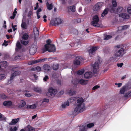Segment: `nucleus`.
<instances>
[{
	"label": "nucleus",
	"mask_w": 131,
	"mask_h": 131,
	"mask_svg": "<svg viewBox=\"0 0 131 131\" xmlns=\"http://www.w3.org/2000/svg\"><path fill=\"white\" fill-rule=\"evenodd\" d=\"M93 75V73L91 72H85L84 74L85 78L88 79L91 78Z\"/></svg>",
	"instance_id": "14"
},
{
	"label": "nucleus",
	"mask_w": 131,
	"mask_h": 131,
	"mask_svg": "<svg viewBox=\"0 0 131 131\" xmlns=\"http://www.w3.org/2000/svg\"><path fill=\"white\" fill-rule=\"evenodd\" d=\"M62 20L61 18H57L51 20L50 22V24L52 26H54L58 25L62 23Z\"/></svg>",
	"instance_id": "4"
},
{
	"label": "nucleus",
	"mask_w": 131,
	"mask_h": 131,
	"mask_svg": "<svg viewBox=\"0 0 131 131\" xmlns=\"http://www.w3.org/2000/svg\"><path fill=\"white\" fill-rule=\"evenodd\" d=\"M16 46L17 48L18 49H20L21 48V45L20 42L18 41H17V42L16 44Z\"/></svg>",
	"instance_id": "47"
},
{
	"label": "nucleus",
	"mask_w": 131,
	"mask_h": 131,
	"mask_svg": "<svg viewBox=\"0 0 131 131\" xmlns=\"http://www.w3.org/2000/svg\"><path fill=\"white\" fill-rule=\"evenodd\" d=\"M35 69L37 70L38 72H39L41 70V68L39 66H37L35 68Z\"/></svg>",
	"instance_id": "52"
},
{
	"label": "nucleus",
	"mask_w": 131,
	"mask_h": 131,
	"mask_svg": "<svg viewBox=\"0 0 131 131\" xmlns=\"http://www.w3.org/2000/svg\"><path fill=\"white\" fill-rule=\"evenodd\" d=\"M86 81L85 80L81 79L79 81H78L76 79H74L72 81V83L74 85H76L78 83H79L81 84H85L86 83Z\"/></svg>",
	"instance_id": "12"
},
{
	"label": "nucleus",
	"mask_w": 131,
	"mask_h": 131,
	"mask_svg": "<svg viewBox=\"0 0 131 131\" xmlns=\"http://www.w3.org/2000/svg\"><path fill=\"white\" fill-rule=\"evenodd\" d=\"M98 47H93L91 48L89 51V55L90 56H92V55H94L95 51L97 49Z\"/></svg>",
	"instance_id": "13"
},
{
	"label": "nucleus",
	"mask_w": 131,
	"mask_h": 131,
	"mask_svg": "<svg viewBox=\"0 0 131 131\" xmlns=\"http://www.w3.org/2000/svg\"><path fill=\"white\" fill-rule=\"evenodd\" d=\"M125 96L126 97H131V91H129L127 93L125 94Z\"/></svg>",
	"instance_id": "41"
},
{
	"label": "nucleus",
	"mask_w": 131,
	"mask_h": 131,
	"mask_svg": "<svg viewBox=\"0 0 131 131\" xmlns=\"http://www.w3.org/2000/svg\"><path fill=\"white\" fill-rule=\"evenodd\" d=\"M0 64L2 66L5 67H6L7 66V62L5 61H2L0 62Z\"/></svg>",
	"instance_id": "27"
},
{
	"label": "nucleus",
	"mask_w": 131,
	"mask_h": 131,
	"mask_svg": "<svg viewBox=\"0 0 131 131\" xmlns=\"http://www.w3.org/2000/svg\"><path fill=\"white\" fill-rule=\"evenodd\" d=\"M125 53V50L123 48H121L114 53L112 58L114 60H116L117 58L122 57Z\"/></svg>",
	"instance_id": "2"
},
{
	"label": "nucleus",
	"mask_w": 131,
	"mask_h": 131,
	"mask_svg": "<svg viewBox=\"0 0 131 131\" xmlns=\"http://www.w3.org/2000/svg\"><path fill=\"white\" fill-rule=\"evenodd\" d=\"M21 26L22 28L26 29L27 26L25 23L22 22L21 25Z\"/></svg>",
	"instance_id": "42"
},
{
	"label": "nucleus",
	"mask_w": 131,
	"mask_h": 131,
	"mask_svg": "<svg viewBox=\"0 0 131 131\" xmlns=\"http://www.w3.org/2000/svg\"><path fill=\"white\" fill-rule=\"evenodd\" d=\"M83 60L82 57L79 56L76 57L73 61V63L75 65L78 66L80 65L81 62Z\"/></svg>",
	"instance_id": "10"
},
{
	"label": "nucleus",
	"mask_w": 131,
	"mask_h": 131,
	"mask_svg": "<svg viewBox=\"0 0 131 131\" xmlns=\"http://www.w3.org/2000/svg\"><path fill=\"white\" fill-rule=\"evenodd\" d=\"M0 97L2 99H5L7 97L3 93H1L0 94Z\"/></svg>",
	"instance_id": "49"
},
{
	"label": "nucleus",
	"mask_w": 131,
	"mask_h": 131,
	"mask_svg": "<svg viewBox=\"0 0 131 131\" xmlns=\"http://www.w3.org/2000/svg\"><path fill=\"white\" fill-rule=\"evenodd\" d=\"M25 102L23 100H20L19 102L18 105V107H22L26 105Z\"/></svg>",
	"instance_id": "16"
},
{
	"label": "nucleus",
	"mask_w": 131,
	"mask_h": 131,
	"mask_svg": "<svg viewBox=\"0 0 131 131\" xmlns=\"http://www.w3.org/2000/svg\"><path fill=\"white\" fill-rule=\"evenodd\" d=\"M6 78L5 75L4 74H0V80L4 79Z\"/></svg>",
	"instance_id": "48"
},
{
	"label": "nucleus",
	"mask_w": 131,
	"mask_h": 131,
	"mask_svg": "<svg viewBox=\"0 0 131 131\" xmlns=\"http://www.w3.org/2000/svg\"><path fill=\"white\" fill-rule=\"evenodd\" d=\"M112 6L113 7H115L117 6V3L115 0H113L112 1Z\"/></svg>",
	"instance_id": "46"
},
{
	"label": "nucleus",
	"mask_w": 131,
	"mask_h": 131,
	"mask_svg": "<svg viewBox=\"0 0 131 131\" xmlns=\"http://www.w3.org/2000/svg\"><path fill=\"white\" fill-rule=\"evenodd\" d=\"M46 5L47 8L48 10H50L52 9L53 7V5L52 4H49V3L47 2L46 3Z\"/></svg>",
	"instance_id": "21"
},
{
	"label": "nucleus",
	"mask_w": 131,
	"mask_h": 131,
	"mask_svg": "<svg viewBox=\"0 0 131 131\" xmlns=\"http://www.w3.org/2000/svg\"><path fill=\"white\" fill-rule=\"evenodd\" d=\"M99 21V19L98 16L96 15L94 16L93 18V21H92L91 24L92 25L96 27H98V22Z\"/></svg>",
	"instance_id": "8"
},
{
	"label": "nucleus",
	"mask_w": 131,
	"mask_h": 131,
	"mask_svg": "<svg viewBox=\"0 0 131 131\" xmlns=\"http://www.w3.org/2000/svg\"><path fill=\"white\" fill-rule=\"evenodd\" d=\"M29 37V36L27 34L25 33L23 35L22 38L23 39V40H27Z\"/></svg>",
	"instance_id": "33"
},
{
	"label": "nucleus",
	"mask_w": 131,
	"mask_h": 131,
	"mask_svg": "<svg viewBox=\"0 0 131 131\" xmlns=\"http://www.w3.org/2000/svg\"><path fill=\"white\" fill-rule=\"evenodd\" d=\"M25 95L26 96L28 97H30L32 96L31 94L29 93H25Z\"/></svg>",
	"instance_id": "61"
},
{
	"label": "nucleus",
	"mask_w": 131,
	"mask_h": 131,
	"mask_svg": "<svg viewBox=\"0 0 131 131\" xmlns=\"http://www.w3.org/2000/svg\"><path fill=\"white\" fill-rule=\"evenodd\" d=\"M35 37H36L38 36L39 34V31L38 30H37V31H36L35 32H34Z\"/></svg>",
	"instance_id": "57"
},
{
	"label": "nucleus",
	"mask_w": 131,
	"mask_h": 131,
	"mask_svg": "<svg viewBox=\"0 0 131 131\" xmlns=\"http://www.w3.org/2000/svg\"><path fill=\"white\" fill-rule=\"evenodd\" d=\"M42 50L43 53H44L47 51H48L49 52H54L56 51V48L54 45H51L50 46H47L46 47H44Z\"/></svg>",
	"instance_id": "3"
},
{
	"label": "nucleus",
	"mask_w": 131,
	"mask_h": 131,
	"mask_svg": "<svg viewBox=\"0 0 131 131\" xmlns=\"http://www.w3.org/2000/svg\"><path fill=\"white\" fill-rule=\"evenodd\" d=\"M69 103L67 102V101L64 102L62 104V108H65L66 107L69 106Z\"/></svg>",
	"instance_id": "29"
},
{
	"label": "nucleus",
	"mask_w": 131,
	"mask_h": 131,
	"mask_svg": "<svg viewBox=\"0 0 131 131\" xmlns=\"http://www.w3.org/2000/svg\"><path fill=\"white\" fill-rule=\"evenodd\" d=\"M8 93L10 94H12L14 93V91L13 89H8L7 90Z\"/></svg>",
	"instance_id": "45"
},
{
	"label": "nucleus",
	"mask_w": 131,
	"mask_h": 131,
	"mask_svg": "<svg viewBox=\"0 0 131 131\" xmlns=\"http://www.w3.org/2000/svg\"><path fill=\"white\" fill-rule=\"evenodd\" d=\"M47 60V58H45L43 59H39L38 60H37V63L38 62H43L46 60Z\"/></svg>",
	"instance_id": "40"
},
{
	"label": "nucleus",
	"mask_w": 131,
	"mask_h": 131,
	"mask_svg": "<svg viewBox=\"0 0 131 131\" xmlns=\"http://www.w3.org/2000/svg\"><path fill=\"white\" fill-rule=\"evenodd\" d=\"M16 15L14 13H13V15L10 16V18L11 19H13L15 17Z\"/></svg>",
	"instance_id": "63"
},
{
	"label": "nucleus",
	"mask_w": 131,
	"mask_h": 131,
	"mask_svg": "<svg viewBox=\"0 0 131 131\" xmlns=\"http://www.w3.org/2000/svg\"><path fill=\"white\" fill-rule=\"evenodd\" d=\"M84 100L82 98L78 99L73 111V114L76 115L78 113L83 112L85 110V105L83 103Z\"/></svg>",
	"instance_id": "1"
},
{
	"label": "nucleus",
	"mask_w": 131,
	"mask_h": 131,
	"mask_svg": "<svg viewBox=\"0 0 131 131\" xmlns=\"http://www.w3.org/2000/svg\"><path fill=\"white\" fill-rule=\"evenodd\" d=\"M16 67L12 68L11 70L12 73L14 71V72L12 73L11 76L10 78V81L12 80L16 76L20 74V72L19 71H16Z\"/></svg>",
	"instance_id": "6"
},
{
	"label": "nucleus",
	"mask_w": 131,
	"mask_h": 131,
	"mask_svg": "<svg viewBox=\"0 0 131 131\" xmlns=\"http://www.w3.org/2000/svg\"><path fill=\"white\" fill-rule=\"evenodd\" d=\"M57 91L56 89H53L52 88H50L48 90V91L46 95L48 97H51L53 96L57 93Z\"/></svg>",
	"instance_id": "7"
},
{
	"label": "nucleus",
	"mask_w": 131,
	"mask_h": 131,
	"mask_svg": "<svg viewBox=\"0 0 131 131\" xmlns=\"http://www.w3.org/2000/svg\"><path fill=\"white\" fill-rule=\"evenodd\" d=\"M48 79V76L46 75L43 79V80L44 81H46Z\"/></svg>",
	"instance_id": "62"
},
{
	"label": "nucleus",
	"mask_w": 131,
	"mask_h": 131,
	"mask_svg": "<svg viewBox=\"0 0 131 131\" xmlns=\"http://www.w3.org/2000/svg\"><path fill=\"white\" fill-rule=\"evenodd\" d=\"M68 93L70 95H72L75 94V91L72 89H70L67 91Z\"/></svg>",
	"instance_id": "20"
},
{
	"label": "nucleus",
	"mask_w": 131,
	"mask_h": 131,
	"mask_svg": "<svg viewBox=\"0 0 131 131\" xmlns=\"http://www.w3.org/2000/svg\"><path fill=\"white\" fill-rule=\"evenodd\" d=\"M119 17H121L125 19H128L129 17V16L128 14L126 13H123L119 14Z\"/></svg>",
	"instance_id": "15"
},
{
	"label": "nucleus",
	"mask_w": 131,
	"mask_h": 131,
	"mask_svg": "<svg viewBox=\"0 0 131 131\" xmlns=\"http://www.w3.org/2000/svg\"><path fill=\"white\" fill-rule=\"evenodd\" d=\"M103 4L101 2H99L96 4L93 7V10L94 11H97L100 9L103 6Z\"/></svg>",
	"instance_id": "11"
},
{
	"label": "nucleus",
	"mask_w": 131,
	"mask_h": 131,
	"mask_svg": "<svg viewBox=\"0 0 131 131\" xmlns=\"http://www.w3.org/2000/svg\"><path fill=\"white\" fill-rule=\"evenodd\" d=\"M112 36L111 35H105L104 37V40H107L111 38Z\"/></svg>",
	"instance_id": "37"
},
{
	"label": "nucleus",
	"mask_w": 131,
	"mask_h": 131,
	"mask_svg": "<svg viewBox=\"0 0 131 131\" xmlns=\"http://www.w3.org/2000/svg\"><path fill=\"white\" fill-rule=\"evenodd\" d=\"M8 41L6 40H4V42L2 44V46H6L8 45Z\"/></svg>",
	"instance_id": "56"
},
{
	"label": "nucleus",
	"mask_w": 131,
	"mask_h": 131,
	"mask_svg": "<svg viewBox=\"0 0 131 131\" xmlns=\"http://www.w3.org/2000/svg\"><path fill=\"white\" fill-rule=\"evenodd\" d=\"M32 13L31 11H29L28 13V16L29 18H31V16L32 14Z\"/></svg>",
	"instance_id": "51"
},
{
	"label": "nucleus",
	"mask_w": 131,
	"mask_h": 131,
	"mask_svg": "<svg viewBox=\"0 0 131 131\" xmlns=\"http://www.w3.org/2000/svg\"><path fill=\"white\" fill-rule=\"evenodd\" d=\"M127 89V87L125 85L122 88L120 91V92L122 94H124L125 91Z\"/></svg>",
	"instance_id": "22"
},
{
	"label": "nucleus",
	"mask_w": 131,
	"mask_h": 131,
	"mask_svg": "<svg viewBox=\"0 0 131 131\" xmlns=\"http://www.w3.org/2000/svg\"><path fill=\"white\" fill-rule=\"evenodd\" d=\"M127 9L128 12L131 14V5L128 7Z\"/></svg>",
	"instance_id": "53"
},
{
	"label": "nucleus",
	"mask_w": 131,
	"mask_h": 131,
	"mask_svg": "<svg viewBox=\"0 0 131 131\" xmlns=\"http://www.w3.org/2000/svg\"><path fill=\"white\" fill-rule=\"evenodd\" d=\"M85 70L84 69H82L79 70L77 72V74L79 75H81L83 74Z\"/></svg>",
	"instance_id": "28"
},
{
	"label": "nucleus",
	"mask_w": 131,
	"mask_h": 131,
	"mask_svg": "<svg viewBox=\"0 0 131 131\" xmlns=\"http://www.w3.org/2000/svg\"><path fill=\"white\" fill-rule=\"evenodd\" d=\"M24 40H22L21 41V43L25 45H27L28 43V42L27 41H25Z\"/></svg>",
	"instance_id": "39"
},
{
	"label": "nucleus",
	"mask_w": 131,
	"mask_h": 131,
	"mask_svg": "<svg viewBox=\"0 0 131 131\" xmlns=\"http://www.w3.org/2000/svg\"><path fill=\"white\" fill-rule=\"evenodd\" d=\"M19 119V118L13 119L12 121V124L14 125L16 124L18 122Z\"/></svg>",
	"instance_id": "34"
},
{
	"label": "nucleus",
	"mask_w": 131,
	"mask_h": 131,
	"mask_svg": "<svg viewBox=\"0 0 131 131\" xmlns=\"http://www.w3.org/2000/svg\"><path fill=\"white\" fill-rule=\"evenodd\" d=\"M129 27L128 25H124L120 26L118 27L119 30H124L127 29Z\"/></svg>",
	"instance_id": "26"
},
{
	"label": "nucleus",
	"mask_w": 131,
	"mask_h": 131,
	"mask_svg": "<svg viewBox=\"0 0 131 131\" xmlns=\"http://www.w3.org/2000/svg\"><path fill=\"white\" fill-rule=\"evenodd\" d=\"M92 71L94 75H96L99 71V64L97 62H96L94 64L92 65Z\"/></svg>",
	"instance_id": "5"
},
{
	"label": "nucleus",
	"mask_w": 131,
	"mask_h": 131,
	"mask_svg": "<svg viewBox=\"0 0 131 131\" xmlns=\"http://www.w3.org/2000/svg\"><path fill=\"white\" fill-rule=\"evenodd\" d=\"M115 85H117V87L118 88L120 87L122 85V83H115Z\"/></svg>",
	"instance_id": "58"
},
{
	"label": "nucleus",
	"mask_w": 131,
	"mask_h": 131,
	"mask_svg": "<svg viewBox=\"0 0 131 131\" xmlns=\"http://www.w3.org/2000/svg\"><path fill=\"white\" fill-rule=\"evenodd\" d=\"M122 10V8L121 7H118L116 10H113L114 13L116 14H118L121 12Z\"/></svg>",
	"instance_id": "25"
},
{
	"label": "nucleus",
	"mask_w": 131,
	"mask_h": 131,
	"mask_svg": "<svg viewBox=\"0 0 131 131\" xmlns=\"http://www.w3.org/2000/svg\"><path fill=\"white\" fill-rule=\"evenodd\" d=\"M36 63H37L36 60L32 61L29 62L28 63V64L29 65H31L32 64H34Z\"/></svg>",
	"instance_id": "44"
},
{
	"label": "nucleus",
	"mask_w": 131,
	"mask_h": 131,
	"mask_svg": "<svg viewBox=\"0 0 131 131\" xmlns=\"http://www.w3.org/2000/svg\"><path fill=\"white\" fill-rule=\"evenodd\" d=\"M123 65V63H117V66L118 67H121Z\"/></svg>",
	"instance_id": "59"
},
{
	"label": "nucleus",
	"mask_w": 131,
	"mask_h": 131,
	"mask_svg": "<svg viewBox=\"0 0 131 131\" xmlns=\"http://www.w3.org/2000/svg\"><path fill=\"white\" fill-rule=\"evenodd\" d=\"M37 47L36 45H31L30 48L29 53L31 55L34 54L35 53L37 50Z\"/></svg>",
	"instance_id": "9"
},
{
	"label": "nucleus",
	"mask_w": 131,
	"mask_h": 131,
	"mask_svg": "<svg viewBox=\"0 0 131 131\" xmlns=\"http://www.w3.org/2000/svg\"><path fill=\"white\" fill-rule=\"evenodd\" d=\"M76 100V98L75 97H71L68 100L67 102L69 103L73 102V101Z\"/></svg>",
	"instance_id": "31"
},
{
	"label": "nucleus",
	"mask_w": 131,
	"mask_h": 131,
	"mask_svg": "<svg viewBox=\"0 0 131 131\" xmlns=\"http://www.w3.org/2000/svg\"><path fill=\"white\" fill-rule=\"evenodd\" d=\"M59 65L57 64L56 65H53L52 66V68L54 70H57L58 68Z\"/></svg>",
	"instance_id": "43"
},
{
	"label": "nucleus",
	"mask_w": 131,
	"mask_h": 131,
	"mask_svg": "<svg viewBox=\"0 0 131 131\" xmlns=\"http://www.w3.org/2000/svg\"><path fill=\"white\" fill-rule=\"evenodd\" d=\"M108 9L107 8H106L104 11L103 13L101 14V16L102 17H104L108 13Z\"/></svg>",
	"instance_id": "30"
},
{
	"label": "nucleus",
	"mask_w": 131,
	"mask_h": 131,
	"mask_svg": "<svg viewBox=\"0 0 131 131\" xmlns=\"http://www.w3.org/2000/svg\"><path fill=\"white\" fill-rule=\"evenodd\" d=\"M17 129V128L16 127H15L13 128H10V131H16Z\"/></svg>",
	"instance_id": "55"
},
{
	"label": "nucleus",
	"mask_w": 131,
	"mask_h": 131,
	"mask_svg": "<svg viewBox=\"0 0 131 131\" xmlns=\"http://www.w3.org/2000/svg\"><path fill=\"white\" fill-rule=\"evenodd\" d=\"M49 102V100L48 99L44 98L41 101V105L44 104L45 103H48Z\"/></svg>",
	"instance_id": "36"
},
{
	"label": "nucleus",
	"mask_w": 131,
	"mask_h": 131,
	"mask_svg": "<svg viewBox=\"0 0 131 131\" xmlns=\"http://www.w3.org/2000/svg\"><path fill=\"white\" fill-rule=\"evenodd\" d=\"M25 131H35V129L30 126H28L25 129Z\"/></svg>",
	"instance_id": "19"
},
{
	"label": "nucleus",
	"mask_w": 131,
	"mask_h": 131,
	"mask_svg": "<svg viewBox=\"0 0 131 131\" xmlns=\"http://www.w3.org/2000/svg\"><path fill=\"white\" fill-rule=\"evenodd\" d=\"M34 30V32H35L36 31H37V30H38V29H37V28L35 27H34L33 29Z\"/></svg>",
	"instance_id": "64"
},
{
	"label": "nucleus",
	"mask_w": 131,
	"mask_h": 131,
	"mask_svg": "<svg viewBox=\"0 0 131 131\" xmlns=\"http://www.w3.org/2000/svg\"><path fill=\"white\" fill-rule=\"evenodd\" d=\"M69 9L72 12H74L75 11V6L74 5L70 7Z\"/></svg>",
	"instance_id": "35"
},
{
	"label": "nucleus",
	"mask_w": 131,
	"mask_h": 131,
	"mask_svg": "<svg viewBox=\"0 0 131 131\" xmlns=\"http://www.w3.org/2000/svg\"><path fill=\"white\" fill-rule=\"evenodd\" d=\"M43 68L44 70L45 71L49 70L50 69V66L47 64L44 65L43 67Z\"/></svg>",
	"instance_id": "24"
},
{
	"label": "nucleus",
	"mask_w": 131,
	"mask_h": 131,
	"mask_svg": "<svg viewBox=\"0 0 131 131\" xmlns=\"http://www.w3.org/2000/svg\"><path fill=\"white\" fill-rule=\"evenodd\" d=\"M51 42V41L50 39H48L46 41L47 44H46L44 46V47H46L47 46H51V45L50 43Z\"/></svg>",
	"instance_id": "32"
},
{
	"label": "nucleus",
	"mask_w": 131,
	"mask_h": 131,
	"mask_svg": "<svg viewBox=\"0 0 131 131\" xmlns=\"http://www.w3.org/2000/svg\"><path fill=\"white\" fill-rule=\"evenodd\" d=\"M94 126V124L93 123H90L88 124L87 127L88 128H91Z\"/></svg>",
	"instance_id": "50"
},
{
	"label": "nucleus",
	"mask_w": 131,
	"mask_h": 131,
	"mask_svg": "<svg viewBox=\"0 0 131 131\" xmlns=\"http://www.w3.org/2000/svg\"><path fill=\"white\" fill-rule=\"evenodd\" d=\"M0 119L1 120L5 121L6 120V117L0 113Z\"/></svg>",
	"instance_id": "38"
},
{
	"label": "nucleus",
	"mask_w": 131,
	"mask_h": 131,
	"mask_svg": "<svg viewBox=\"0 0 131 131\" xmlns=\"http://www.w3.org/2000/svg\"><path fill=\"white\" fill-rule=\"evenodd\" d=\"M81 19L80 18H78L77 19H76L75 20V22L77 23H79L81 22Z\"/></svg>",
	"instance_id": "54"
},
{
	"label": "nucleus",
	"mask_w": 131,
	"mask_h": 131,
	"mask_svg": "<svg viewBox=\"0 0 131 131\" xmlns=\"http://www.w3.org/2000/svg\"><path fill=\"white\" fill-rule=\"evenodd\" d=\"M99 87L100 86H99L98 85H96L92 89L93 90H95L97 88H99Z\"/></svg>",
	"instance_id": "60"
},
{
	"label": "nucleus",
	"mask_w": 131,
	"mask_h": 131,
	"mask_svg": "<svg viewBox=\"0 0 131 131\" xmlns=\"http://www.w3.org/2000/svg\"><path fill=\"white\" fill-rule=\"evenodd\" d=\"M3 104L5 106H9L12 105V102L10 101H6L4 102Z\"/></svg>",
	"instance_id": "17"
},
{
	"label": "nucleus",
	"mask_w": 131,
	"mask_h": 131,
	"mask_svg": "<svg viewBox=\"0 0 131 131\" xmlns=\"http://www.w3.org/2000/svg\"><path fill=\"white\" fill-rule=\"evenodd\" d=\"M26 106V108L28 109H35L36 107V105L35 104H34L31 105H28Z\"/></svg>",
	"instance_id": "23"
},
{
	"label": "nucleus",
	"mask_w": 131,
	"mask_h": 131,
	"mask_svg": "<svg viewBox=\"0 0 131 131\" xmlns=\"http://www.w3.org/2000/svg\"><path fill=\"white\" fill-rule=\"evenodd\" d=\"M33 90L39 93H41L42 92L41 88L38 87H34Z\"/></svg>",
	"instance_id": "18"
}]
</instances>
